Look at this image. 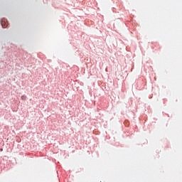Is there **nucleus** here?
Returning <instances> with one entry per match:
<instances>
[{
    "label": "nucleus",
    "mask_w": 182,
    "mask_h": 182,
    "mask_svg": "<svg viewBox=\"0 0 182 182\" xmlns=\"http://www.w3.org/2000/svg\"><path fill=\"white\" fill-rule=\"evenodd\" d=\"M21 100H26V95L21 96Z\"/></svg>",
    "instance_id": "f257e3e1"
}]
</instances>
